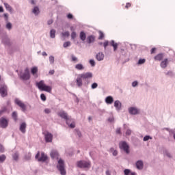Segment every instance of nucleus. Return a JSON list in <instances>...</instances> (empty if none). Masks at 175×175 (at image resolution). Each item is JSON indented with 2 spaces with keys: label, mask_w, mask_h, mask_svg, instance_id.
Returning <instances> with one entry per match:
<instances>
[{
  "label": "nucleus",
  "mask_w": 175,
  "mask_h": 175,
  "mask_svg": "<svg viewBox=\"0 0 175 175\" xmlns=\"http://www.w3.org/2000/svg\"><path fill=\"white\" fill-rule=\"evenodd\" d=\"M92 72H85L78 75L75 83L78 88H81L83 87V80H85L86 82L85 83V85H88L90 84V81L88 79H92Z\"/></svg>",
  "instance_id": "f257e3e1"
},
{
  "label": "nucleus",
  "mask_w": 175,
  "mask_h": 175,
  "mask_svg": "<svg viewBox=\"0 0 175 175\" xmlns=\"http://www.w3.org/2000/svg\"><path fill=\"white\" fill-rule=\"evenodd\" d=\"M36 87L40 90V91H44L45 92H51L53 91V88L51 85L44 83L43 80H41L36 83Z\"/></svg>",
  "instance_id": "f03ea898"
},
{
  "label": "nucleus",
  "mask_w": 175,
  "mask_h": 175,
  "mask_svg": "<svg viewBox=\"0 0 175 175\" xmlns=\"http://www.w3.org/2000/svg\"><path fill=\"white\" fill-rule=\"evenodd\" d=\"M76 166L79 169H90L91 167V161L79 160L77 161Z\"/></svg>",
  "instance_id": "7ed1b4c3"
},
{
  "label": "nucleus",
  "mask_w": 175,
  "mask_h": 175,
  "mask_svg": "<svg viewBox=\"0 0 175 175\" xmlns=\"http://www.w3.org/2000/svg\"><path fill=\"white\" fill-rule=\"evenodd\" d=\"M57 169L59 171L61 175H66V170L65 169V161L59 159L57 161Z\"/></svg>",
  "instance_id": "20e7f679"
},
{
  "label": "nucleus",
  "mask_w": 175,
  "mask_h": 175,
  "mask_svg": "<svg viewBox=\"0 0 175 175\" xmlns=\"http://www.w3.org/2000/svg\"><path fill=\"white\" fill-rule=\"evenodd\" d=\"M119 148L122 150L126 154H129L131 152L129 144L126 141H121L119 143Z\"/></svg>",
  "instance_id": "39448f33"
},
{
  "label": "nucleus",
  "mask_w": 175,
  "mask_h": 175,
  "mask_svg": "<svg viewBox=\"0 0 175 175\" xmlns=\"http://www.w3.org/2000/svg\"><path fill=\"white\" fill-rule=\"evenodd\" d=\"M29 79H31L29 69H28V68H26L24 70V72L20 75V79L26 81L27 80H29Z\"/></svg>",
  "instance_id": "423d86ee"
},
{
  "label": "nucleus",
  "mask_w": 175,
  "mask_h": 175,
  "mask_svg": "<svg viewBox=\"0 0 175 175\" xmlns=\"http://www.w3.org/2000/svg\"><path fill=\"white\" fill-rule=\"evenodd\" d=\"M8 88L6 84L0 85V95L1 98H6L8 96Z\"/></svg>",
  "instance_id": "0eeeda50"
},
{
  "label": "nucleus",
  "mask_w": 175,
  "mask_h": 175,
  "mask_svg": "<svg viewBox=\"0 0 175 175\" xmlns=\"http://www.w3.org/2000/svg\"><path fill=\"white\" fill-rule=\"evenodd\" d=\"M14 103H15V105H17V106L21 107V109H22V111L23 113H25V111H27V105L24 103H23V101H21L20 99H18V98H16L14 99Z\"/></svg>",
  "instance_id": "6e6552de"
},
{
  "label": "nucleus",
  "mask_w": 175,
  "mask_h": 175,
  "mask_svg": "<svg viewBox=\"0 0 175 175\" xmlns=\"http://www.w3.org/2000/svg\"><path fill=\"white\" fill-rule=\"evenodd\" d=\"M9 126V119L1 117L0 118V128H2L3 129H6Z\"/></svg>",
  "instance_id": "1a4fd4ad"
},
{
  "label": "nucleus",
  "mask_w": 175,
  "mask_h": 175,
  "mask_svg": "<svg viewBox=\"0 0 175 175\" xmlns=\"http://www.w3.org/2000/svg\"><path fill=\"white\" fill-rule=\"evenodd\" d=\"M0 36H1V42L5 44V46H12L10 39H9V37L6 33L2 36V33H0Z\"/></svg>",
  "instance_id": "9d476101"
},
{
  "label": "nucleus",
  "mask_w": 175,
  "mask_h": 175,
  "mask_svg": "<svg viewBox=\"0 0 175 175\" xmlns=\"http://www.w3.org/2000/svg\"><path fill=\"white\" fill-rule=\"evenodd\" d=\"M129 113L131 116H137V114L140 113V109H137L136 107H130L129 108Z\"/></svg>",
  "instance_id": "9b49d317"
},
{
  "label": "nucleus",
  "mask_w": 175,
  "mask_h": 175,
  "mask_svg": "<svg viewBox=\"0 0 175 175\" xmlns=\"http://www.w3.org/2000/svg\"><path fill=\"white\" fill-rule=\"evenodd\" d=\"M53 134L50 132H46L44 135L45 143H52L53 142Z\"/></svg>",
  "instance_id": "f8f14e48"
},
{
  "label": "nucleus",
  "mask_w": 175,
  "mask_h": 175,
  "mask_svg": "<svg viewBox=\"0 0 175 175\" xmlns=\"http://www.w3.org/2000/svg\"><path fill=\"white\" fill-rule=\"evenodd\" d=\"M50 157L52 159H58L59 158V153L56 150H52L50 152Z\"/></svg>",
  "instance_id": "ddd939ff"
},
{
  "label": "nucleus",
  "mask_w": 175,
  "mask_h": 175,
  "mask_svg": "<svg viewBox=\"0 0 175 175\" xmlns=\"http://www.w3.org/2000/svg\"><path fill=\"white\" fill-rule=\"evenodd\" d=\"M49 159V157L47 154H44V152H41V156L40 158H38V162H46V161Z\"/></svg>",
  "instance_id": "4468645a"
},
{
  "label": "nucleus",
  "mask_w": 175,
  "mask_h": 175,
  "mask_svg": "<svg viewBox=\"0 0 175 175\" xmlns=\"http://www.w3.org/2000/svg\"><path fill=\"white\" fill-rule=\"evenodd\" d=\"M19 131L23 134L27 132V123L25 122H23L20 124Z\"/></svg>",
  "instance_id": "2eb2a0df"
},
{
  "label": "nucleus",
  "mask_w": 175,
  "mask_h": 175,
  "mask_svg": "<svg viewBox=\"0 0 175 175\" xmlns=\"http://www.w3.org/2000/svg\"><path fill=\"white\" fill-rule=\"evenodd\" d=\"M135 166L138 170H143V167H144V163L142 160H138L135 163Z\"/></svg>",
  "instance_id": "dca6fc26"
},
{
  "label": "nucleus",
  "mask_w": 175,
  "mask_h": 175,
  "mask_svg": "<svg viewBox=\"0 0 175 175\" xmlns=\"http://www.w3.org/2000/svg\"><path fill=\"white\" fill-rule=\"evenodd\" d=\"M57 116H59V117H61V118H63V120H68V118L69 117L68 116V113H66V111L64 110H61L60 111H59L57 113Z\"/></svg>",
  "instance_id": "f3484780"
},
{
  "label": "nucleus",
  "mask_w": 175,
  "mask_h": 175,
  "mask_svg": "<svg viewBox=\"0 0 175 175\" xmlns=\"http://www.w3.org/2000/svg\"><path fill=\"white\" fill-rule=\"evenodd\" d=\"M113 106L116 111H120V110H121V108L122 107V103H121L120 100H116L114 102Z\"/></svg>",
  "instance_id": "a211bd4d"
},
{
  "label": "nucleus",
  "mask_w": 175,
  "mask_h": 175,
  "mask_svg": "<svg viewBox=\"0 0 175 175\" xmlns=\"http://www.w3.org/2000/svg\"><path fill=\"white\" fill-rule=\"evenodd\" d=\"M168 64H169V59L167 58H165L164 59V60L161 61L160 64V66L161 68H162V69H166V68H167Z\"/></svg>",
  "instance_id": "6ab92c4d"
},
{
  "label": "nucleus",
  "mask_w": 175,
  "mask_h": 175,
  "mask_svg": "<svg viewBox=\"0 0 175 175\" xmlns=\"http://www.w3.org/2000/svg\"><path fill=\"white\" fill-rule=\"evenodd\" d=\"M96 59L99 62L103 61V59H105V54H103V52H98L96 55Z\"/></svg>",
  "instance_id": "aec40b11"
},
{
  "label": "nucleus",
  "mask_w": 175,
  "mask_h": 175,
  "mask_svg": "<svg viewBox=\"0 0 175 175\" xmlns=\"http://www.w3.org/2000/svg\"><path fill=\"white\" fill-rule=\"evenodd\" d=\"M79 39L82 42H85V40L87 39V33L84 31H81L79 33Z\"/></svg>",
  "instance_id": "412c9836"
},
{
  "label": "nucleus",
  "mask_w": 175,
  "mask_h": 175,
  "mask_svg": "<svg viewBox=\"0 0 175 175\" xmlns=\"http://www.w3.org/2000/svg\"><path fill=\"white\" fill-rule=\"evenodd\" d=\"M86 42L88 44H91V43H94L95 42V36L90 35L86 38Z\"/></svg>",
  "instance_id": "4be33fe9"
},
{
  "label": "nucleus",
  "mask_w": 175,
  "mask_h": 175,
  "mask_svg": "<svg viewBox=\"0 0 175 175\" xmlns=\"http://www.w3.org/2000/svg\"><path fill=\"white\" fill-rule=\"evenodd\" d=\"M105 102L107 105H112L114 102V98L111 96H107L105 99Z\"/></svg>",
  "instance_id": "5701e85b"
},
{
  "label": "nucleus",
  "mask_w": 175,
  "mask_h": 175,
  "mask_svg": "<svg viewBox=\"0 0 175 175\" xmlns=\"http://www.w3.org/2000/svg\"><path fill=\"white\" fill-rule=\"evenodd\" d=\"M123 173L124 175H137L135 172H132L131 169L126 168L124 170Z\"/></svg>",
  "instance_id": "b1692460"
},
{
  "label": "nucleus",
  "mask_w": 175,
  "mask_h": 175,
  "mask_svg": "<svg viewBox=\"0 0 175 175\" xmlns=\"http://www.w3.org/2000/svg\"><path fill=\"white\" fill-rule=\"evenodd\" d=\"M154 61H162L163 59V53H161L154 57Z\"/></svg>",
  "instance_id": "393cba45"
},
{
  "label": "nucleus",
  "mask_w": 175,
  "mask_h": 175,
  "mask_svg": "<svg viewBox=\"0 0 175 175\" xmlns=\"http://www.w3.org/2000/svg\"><path fill=\"white\" fill-rule=\"evenodd\" d=\"M32 13L34 14L35 16H39L40 14V10L38 6H35L32 10Z\"/></svg>",
  "instance_id": "a878e982"
},
{
  "label": "nucleus",
  "mask_w": 175,
  "mask_h": 175,
  "mask_svg": "<svg viewBox=\"0 0 175 175\" xmlns=\"http://www.w3.org/2000/svg\"><path fill=\"white\" fill-rule=\"evenodd\" d=\"M111 46L113 48V51H117L118 49V44L114 41V40H111Z\"/></svg>",
  "instance_id": "bb28decb"
},
{
  "label": "nucleus",
  "mask_w": 175,
  "mask_h": 175,
  "mask_svg": "<svg viewBox=\"0 0 175 175\" xmlns=\"http://www.w3.org/2000/svg\"><path fill=\"white\" fill-rule=\"evenodd\" d=\"M120 54L123 57H127L128 56V49L126 48H121L120 49Z\"/></svg>",
  "instance_id": "cd10ccee"
},
{
  "label": "nucleus",
  "mask_w": 175,
  "mask_h": 175,
  "mask_svg": "<svg viewBox=\"0 0 175 175\" xmlns=\"http://www.w3.org/2000/svg\"><path fill=\"white\" fill-rule=\"evenodd\" d=\"M12 120H14V122H16V121H18V115L17 113V111H14L12 112Z\"/></svg>",
  "instance_id": "c85d7f7f"
},
{
  "label": "nucleus",
  "mask_w": 175,
  "mask_h": 175,
  "mask_svg": "<svg viewBox=\"0 0 175 175\" xmlns=\"http://www.w3.org/2000/svg\"><path fill=\"white\" fill-rule=\"evenodd\" d=\"M38 68L36 66H33L31 68V73L33 76H38Z\"/></svg>",
  "instance_id": "c756f323"
},
{
  "label": "nucleus",
  "mask_w": 175,
  "mask_h": 175,
  "mask_svg": "<svg viewBox=\"0 0 175 175\" xmlns=\"http://www.w3.org/2000/svg\"><path fill=\"white\" fill-rule=\"evenodd\" d=\"M109 152H111L113 157H117L118 155V151L115 150L114 148H109Z\"/></svg>",
  "instance_id": "7c9ffc66"
},
{
  "label": "nucleus",
  "mask_w": 175,
  "mask_h": 175,
  "mask_svg": "<svg viewBox=\"0 0 175 175\" xmlns=\"http://www.w3.org/2000/svg\"><path fill=\"white\" fill-rule=\"evenodd\" d=\"M5 28L8 29V31H12V29L13 28V25L10 22H7L5 24Z\"/></svg>",
  "instance_id": "2f4dec72"
},
{
  "label": "nucleus",
  "mask_w": 175,
  "mask_h": 175,
  "mask_svg": "<svg viewBox=\"0 0 175 175\" xmlns=\"http://www.w3.org/2000/svg\"><path fill=\"white\" fill-rule=\"evenodd\" d=\"M56 32L57 31H55V29H51V31H50V38L51 39H55V38Z\"/></svg>",
  "instance_id": "473e14b6"
},
{
  "label": "nucleus",
  "mask_w": 175,
  "mask_h": 175,
  "mask_svg": "<svg viewBox=\"0 0 175 175\" xmlns=\"http://www.w3.org/2000/svg\"><path fill=\"white\" fill-rule=\"evenodd\" d=\"M75 69H77V70H83L84 66H83L82 64H77L75 65Z\"/></svg>",
  "instance_id": "72a5a7b5"
},
{
  "label": "nucleus",
  "mask_w": 175,
  "mask_h": 175,
  "mask_svg": "<svg viewBox=\"0 0 175 175\" xmlns=\"http://www.w3.org/2000/svg\"><path fill=\"white\" fill-rule=\"evenodd\" d=\"M4 6L6 10H8V12H13V8H12V6H10V5H9L8 3H4Z\"/></svg>",
  "instance_id": "f704fd0d"
},
{
  "label": "nucleus",
  "mask_w": 175,
  "mask_h": 175,
  "mask_svg": "<svg viewBox=\"0 0 175 175\" xmlns=\"http://www.w3.org/2000/svg\"><path fill=\"white\" fill-rule=\"evenodd\" d=\"M165 76H169V77H175V74L172 70H169L168 72H165Z\"/></svg>",
  "instance_id": "c9c22d12"
},
{
  "label": "nucleus",
  "mask_w": 175,
  "mask_h": 175,
  "mask_svg": "<svg viewBox=\"0 0 175 175\" xmlns=\"http://www.w3.org/2000/svg\"><path fill=\"white\" fill-rule=\"evenodd\" d=\"M31 157H32V154H31V152H29L28 153H27V154L24 156V159H25V161H30Z\"/></svg>",
  "instance_id": "e433bc0d"
},
{
  "label": "nucleus",
  "mask_w": 175,
  "mask_h": 175,
  "mask_svg": "<svg viewBox=\"0 0 175 175\" xmlns=\"http://www.w3.org/2000/svg\"><path fill=\"white\" fill-rule=\"evenodd\" d=\"M163 154H164V155H166V157H167V158H173V157L172 156V154H170L169 150H167L166 149L163 150Z\"/></svg>",
  "instance_id": "4c0bfd02"
},
{
  "label": "nucleus",
  "mask_w": 175,
  "mask_h": 175,
  "mask_svg": "<svg viewBox=\"0 0 175 175\" xmlns=\"http://www.w3.org/2000/svg\"><path fill=\"white\" fill-rule=\"evenodd\" d=\"M143 64H146V59L140 58L139 59L137 65H143Z\"/></svg>",
  "instance_id": "58836bf2"
},
{
  "label": "nucleus",
  "mask_w": 175,
  "mask_h": 175,
  "mask_svg": "<svg viewBox=\"0 0 175 175\" xmlns=\"http://www.w3.org/2000/svg\"><path fill=\"white\" fill-rule=\"evenodd\" d=\"M152 137L150 135H145L143 138L144 142H148V140H152Z\"/></svg>",
  "instance_id": "ea45409f"
},
{
  "label": "nucleus",
  "mask_w": 175,
  "mask_h": 175,
  "mask_svg": "<svg viewBox=\"0 0 175 175\" xmlns=\"http://www.w3.org/2000/svg\"><path fill=\"white\" fill-rule=\"evenodd\" d=\"M6 161V155L1 154L0 155V163H3V162H5Z\"/></svg>",
  "instance_id": "a19ab883"
},
{
  "label": "nucleus",
  "mask_w": 175,
  "mask_h": 175,
  "mask_svg": "<svg viewBox=\"0 0 175 175\" xmlns=\"http://www.w3.org/2000/svg\"><path fill=\"white\" fill-rule=\"evenodd\" d=\"M40 99L41 100H42V102H46V100H47V97H46V94L42 93L40 94Z\"/></svg>",
  "instance_id": "79ce46f5"
},
{
  "label": "nucleus",
  "mask_w": 175,
  "mask_h": 175,
  "mask_svg": "<svg viewBox=\"0 0 175 175\" xmlns=\"http://www.w3.org/2000/svg\"><path fill=\"white\" fill-rule=\"evenodd\" d=\"M6 111H8V108L6 107H3L1 109H0V117L3 113H6Z\"/></svg>",
  "instance_id": "37998d69"
},
{
  "label": "nucleus",
  "mask_w": 175,
  "mask_h": 175,
  "mask_svg": "<svg viewBox=\"0 0 175 175\" xmlns=\"http://www.w3.org/2000/svg\"><path fill=\"white\" fill-rule=\"evenodd\" d=\"M12 158L14 161H18V152H15L14 154H12Z\"/></svg>",
  "instance_id": "c03bdc74"
},
{
  "label": "nucleus",
  "mask_w": 175,
  "mask_h": 175,
  "mask_svg": "<svg viewBox=\"0 0 175 175\" xmlns=\"http://www.w3.org/2000/svg\"><path fill=\"white\" fill-rule=\"evenodd\" d=\"M66 17H67L68 20H73V18H75V16H73V14L72 13L67 14Z\"/></svg>",
  "instance_id": "a18cd8bd"
},
{
  "label": "nucleus",
  "mask_w": 175,
  "mask_h": 175,
  "mask_svg": "<svg viewBox=\"0 0 175 175\" xmlns=\"http://www.w3.org/2000/svg\"><path fill=\"white\" fill-rule=\"evenodd\" d=\"M91 88L92 90H96V88H98V83L94 82V83H92Z\"/></svg>",
  "instance_id": "49530a36"
},
{
  "label": "nucleus",
  "mask_w": 175,
  "mask_h": 175,
  "mask_svg": "<svg viewBox=\"0 0 175 175\" xmlns=\"http://www.w3.org/2000/svg\"><path fill=\"white\" fill-rule=\"evenodd\" d=\"M76 36H77V33H76V31H72V33H71V39L72 40H75V39H76Z\"/></svg>",
  "instance_id": "de8ad7c7"
},
{
  "label": "nucleus",
  "mask_w": 175,
  "mask_h": 175,
  "mask_svg": "<svg viewBox=\"0 0 175 175\" xmlns=\"http://www.w3.org/2000/svg\"><path fill=\"white\" fill-rule=\"evenodd\" d=\"M100 36L98 37L99 40H102V39H103V38H105V33H103V31H99Z\"/></svg>",
  "instance_id": "09e8293b"
},
{
  "label": "nucleus",
  "mask_w": 175,
  "mask_h": 175,
  "mask_svg": "<svg viewBox=\"0 0 175 175\" xmlns=\"http://www.w3.org/2000/svg\"><path fill=\"white\" fill-rule=\"evenodd\" d=\"M75 131V135H77L79 137H81L82 135L80 130L76 129Z\"/></svg>",
  "instance_id": "8fccbe9b"
},
{
  "label": "nucleus",
  "mask_w": 175,
  "mask_h": 175,
  "mask_svg": "<svg viewBox=\"0 0 175 175\" xmlns=\"http://www.w3.org/2000/svg\"><path fill=\"white\" fill-rule=\"evenodd\" d=\"M69 46H70V41L65 42L63 44V47H64V49H66V47H69Z\"/></svg>",
  "instance_id": "3c124183"
},
{
  "label": "nucleus",
  "mask_w": 175,
  "mask_h": 175,
  "mask_svg": "<svg viewBox=\"0 0 175 175\" xmlns=\"http://www.w3.org/2000/svg\"><path fill=\"white\" fill-rule=\"evenodd\" d=\"M89 63L92 67L95 66L96 65L95 60H94L93 59H90Z\"/></svg>",
  "instance_id": "603ef678"
},
{
  "label": "nucleus",
  "mask_w": 175,
  "mask_h": 175,
  "mask_svg": "<svg viewBox=\"0 0 175 175\" xmlns=\"http://www.w3.org/2000/svg\"><path fill=\"white\" fill-rule=\"evenodd\" d=\"M62 35L64 38H65V37L68 38V36H69V35H70V33H69V31H67L62 33Z\"/></svg>",
  "instance_id": "864d4df0"
},
{
  "label": "nucleus",
  "mask_w": 175,
  "mask_h": 175,
  "mask_svg": "<svg viewBox=\"0 0 175 175\" xmlns=\"http://www.w3.org/2000/svg\"><path fill=\"white\" fill-rule=\"evenodd\" d=\"M68 126L69 128H71L72 129H73L74 128H76V124L75 123V122H72L69 124Z\"/></svg>",
  "instance_id": "5fc2aeb1"
},
{
  "label": "nucleus",
  "mask_w": 175,
  "mask_h": 175,
  "mask_svg": "<svg viewBox=\"0 0 175 175\" xmlns=\"http://www.w3.org/2000/svg\"><path fill=\"white\" fill-rule=\"evenodd\" d=\"M108 122H114V116H111L107 119Z\"/></svg>",
  "instance_id": "6e6d98bb"
},
{
  "label": "nucleus",
  "mask_w": 175,
  "mask_h": 175,
  "mask_svg": "<svg viewBox=\"0 0 175 175\" xmlns=\"http://www.w3.org/2000/svg\"><path fill=\"white\" fill-rule=\"evenodd\" d=\"M125 134H126V136H131V135H132V130L129 129H127Z\"/></svg>",
  "instance_id": "4d7b16f0"
},
{
  "label": "nucleus",
  "mask_w": 175,
  "mask_h": 175,
  "mask_svg": "<svg viewBox=\"0 0 175 175\" xmlns=\"http://www.w3.org/2000/svg\"><path fill=\"white\" fill-rule=\"evenodd\" d=\"M139 85V82L137 81H134L132 82V87H137Z\"/></svg>",
  "instance_id": "13d9d810"
},
{
  "label": "nucleus",
  "mask_w": 175,
  "mask_h": 175,
  "mask_svg": "<svg viewBox=\"0 0 175 175\" xmlns=\"http://www.w3.org/2000/svg\"><path fill=\"white\" fill-rule=\"evenodd\" d=\"M49 62L51 64H54V56H50L49 57Z\"/></svg>",
  "instance_id": "bf43d9fd"
},
{
  "label": "nucleus",
  "mask_w": 175,
  "mask_h": 175,
  "mask_svg": "<svg viewBox=\"0 0 175 175\" xmlns=\"http://www.w3.org/2000/svg\"><path fill=\"white\" fill-rule=\"evenodd\" d=\"M71 59L73 62H76V61H77V57L72 54L71 55Z\"/></svg>",
  "instance_id": "052dcab7"
},
{
  "label": "nucleus",
  "mask_w": 175,
  "mask_h": 175,
  "mask_svg": "<svg viewBox=\"0 0 175 175\" xmlns=\"http://www.w3.org/2000/svg\"><path fill=\"white\" fill-rule=\"evenodd\" d=\"M66 125H70V122H72V120L70 118L68 117L67 119L65 120Z\"/></svg>",
  "instance_id": "680f3d73"
},
{
  "label": "nucleus",
  "mask_w": 175,
  "mask_h": 175,
  "mask_svg": "<svg viewBox=\"0 0 175 175\" xmlns=\"http://www.w3.org/2000/svg\"><path fill=\"white\" fill-rule=\"evenodd\" d=\"M3 16L4 17L5 21H8V20H9V14L8 13L3 14Z\"/></svg>",
  "instance_id": "e2e57ef3"
},
{
  "label": "nucleus",
  "mask_w": 175,
  "mask_h": 175,
  "mask_svg": "<svg viewBox=\"0 0 175 175\" xmlns=\"http://www.w3.org/2000/svg\"><path fill=\"white\" fill-rule=\"evenodd\" d=\"M45 114H50V113H51V109H49V108H46L44 110Z\"/></svg>",
  "instance_id": "0e129e2a"
},
{
  "label": "nucleus",
  "mask_w": 175,
  "mask_h": 175,
  "mask_svg": "<svg viewBox=\"0 0 175 175\" xmlns=\"http://www.w3.org/2000/svg\"><path fill=\"white\" fill-rule=\"evenodd\" d=\"M0 152L3 153L5 152V148L3 147V145L0 144Z\"/></svg>",
  "instance_id": "69168bd1"
},
{
  "label": "nucleus",
  "mask_w": 175,
  "mask_h": 175,
  "mask_svg": "<svg viewBox=\"0 0 175 175\" xmlns=\"http://www.w3.org/2000/svg\"><path fill=\"white\" fill-rule=\"evenodd\" d=\"M107 46H109V41L106 40L104 43H103V47L104 49H106L107 47Z\"/></svg>",
  "instance_id": "338daca9"
},
{
  "label": "nucleus",
  "mask_w": 175,
  "mask_h": 175,
  "mask_svg": "<svg viewBox=\"0 0 175 175\" xmlns=\"http://www.w3.org/2000/svg\"><path fill=\"white\" fill-rule=\"evenodd\" d=\"M155 51H157V48L153 47L150 50V54H155Z\"/></svg>",
  "instance_id": "774afa93"
}]
</instances>
